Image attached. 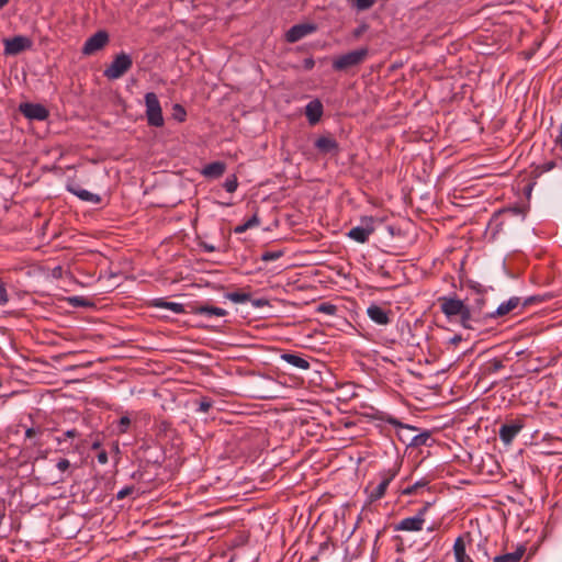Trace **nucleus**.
<instances>
[{"mask_svg":"<svg viewBox=\"0 0 562 562\" xmlns=\"http://www.w3.org/2000/svg\"><path fill=\"white\" fill-rule=\"evenodd\" d=\"M368 55L369 48L361 47L334 58L331 67L335 71L347 72L350 69L359 67L361 64H363Z\"/></svg>","mask_w":562,"mask_h":562,"instance_id":"1","label":"nucleus"},{"mask_svg":"<svg viewBox=\"0 0 562 562\" xmlns=\"http://www.w3.org/2000/svg\"><path fill=\"white\" fill-rule=\"evenodd\" d=\"M457 318L463 328L481 331L484 321L487 319V314L480 306H470L468 304Z\"/></svg>","mask_w":562,"mask_h":562,"instance_id":"2","label":"nucleus"},{"mask_svg":"<svg viewBox=\"0 0 562 562\" xmlns=\"http://www.w3.org/2000/svg\"><path fill=\"white\" fill-rule=\"evenodd\" d=\"M132 66V56L121 52L113 57L111 64L104 69L103 76L109 80L120 79L131 70Z\"/></svg>","mask_w":562,"mask_h":562,"instance_id":"3","label":"nucleus"},{"mask_svg":"<svg viewBox=\"0 0 562 562\" xmlns=\"http://www.w3.org/2000/svg\"><path fill=\"white\" fill-rule=\"evenodd\" d=\"M146 117L149 126L161 127L164 126V116L160 102L155 92H147L145 94Z\"/></svg>","mask_w":562,"mask_h":562,"instance_id":"4","label":"nucleus"},{"mask_svg":"<svg viewBox=\"0 0 562 562\" xmlns=\"http://www.w3.org/2000/svg\"><path fill=\"white\" fill-rule=\"evenodd\" d=\"M441 312L449 318H457V316L467 307L464 300L459 299L457 295L453 296H440L438 297Z\"/></svg>","mask_w":562,"mask_h":562,"instance_id":"5","label":"nucleus"},{"mask_svg":"<svg viewBox=\"0 0 562 562\" xmlns=\"http://www.w3.org/2000/svg\"><path fill=\"white\" fill-rule=\"evenodd\" d=\"M110 41L109 33L105 30H100L91 35L83 44L81 53L86 56L93 55L106 46Z\"/></svg>","mask_w":562,"mask_h":562,"instance_id":"6","label":"nucleus"},{"mask_svg":"<svg viewBox=\"0 0 562 562\" xmlns=\"http://www.w3.org/2000/svg\"><path fill=\"white\" fill-rule=\"evenodd\" d=\"M397 472H398V469L394 467V468L384 470L380 473L381 482L378 484L376 487H374L369 493L370 503L376 502L385 495L387 486L394 480V477L397 475Z\"/></svg>","mask_w":562,"mask_h":562,"instance_id":"7","label":"nucleus"},{"mask_svg":"<svg viewBox=\"0 0 562 562\" xmlns=\"http://www.w3.org/2000/svg\"><path fill=\"white\" fill-rule=\"evenodd\" d=\"M19 110L29 120L44 121L49 115L48 110L40 103H21Z\"/></svg>","mask_w":562,"mask_h":562,"instance_id":"8","label":"nucleus"},{"mask_svg":"<svg viewBox=\"0 0 562 562\" xmlns=\"http://www.w3.org/2000/svg\"><path fill=\"white\" fill-rule=\"evenodd\" d=\"M32 46V41L22 35L4 40V54L18 55Z\"/></svg>","mask_w":562,"mask_h":562,"instance_id":"9","label":"nucleus"},{"mask_svg":"<svg viewBox=\"0 0 562 562\" xmlns=\"http://www.w3.org/2000/svg\"><path fill=\"white\" fill-rule=\"evenodd\" d=\"M383 420L385 423L394 426L395 428H397L398 429L397 430L398 439L404 445H407L409 447V440L414 436L413 432L416 431L417 428L414 427V426H411V425L403 424L402 422H400L398 419H396L395 417H393L391 415H387L386 417H383Z\"/></svg>","mask_w":562,"mask_h":562,"instance_id":"10","label":"nucleus"},{"mask_svg":"<svg viewBox=\"0 0 562 562\" xmlns=\"http://www.w3.org/2000/svg\"><path fill=\"white\" fill-rule=\"evenodd\" d=\"M524 428V423L520 419L512 420L510 423L503 424L499 428V439L505 445H510L518 432Z\"/></svg>","mask_w":562,"mask_h":562,"instance_id":"11","label":"nucleus"},{"mask_svg":"<svg viewBox=\"0 0 562 562\" xmlns=\"http://www.w3.org/2000/svg\"><path fill=\"white\" fill-rule=\"evenodd\" d=\"M317 26L313 23H302L295 24L285 33V41L289 43H295L306 36L315 32Z\"/></svg>","mask_w":562,"mask_h":562,"instance_id":"12","label":"nucleus"},{"mask_svg":"<svg viewBox=\"0 0 562 562\" xmlns=\"http://www.w3.org/2000/svg\"><path fill=\"white\" fill-rule=\"evenodd\" d=\"M314 147L324 155H338L340 151V147L338 142L331 136H319L315 143Z\"/></svg>","mask_w":562,"mask_h":562,"instance_id":"13","label":"nucleus"},{"mask_svg":"<svg viewBox=\"0 0 562 562\" xmlns=\"http://www.w3.org/2000/svg\"><path fill=\"white\" fill-rule=\"evenodd\" d=\"M66 189L68 192L72 193L74 195L78 196L80 200L86 202H91L94 204H98L101 202V196L94 193L89 192L88 190H85L78 184L76 181H69L66 184Z\"/></svg>","mask_w":562,"mask_h":562,"instance_id":"14","label":"nucleus"},{"mask_svg":"<svg viewBox=\"0 0 562 562\" xmlns=\"http://www.w3.org/2000/svg\"><path fill=\"white\" fill-rule=\"evenodd\" d=\"M366 220L370 223V225L356 226L347 233V236L360 244L368 241L370 235L374 232V227L372 225V217H368Z\"/></svg>","mask_w":562,"mask_h":562,"instance_id":"15","label":"nucleus"},{"mask_svg":"<svg viewBox=\"0 0 562 562\" xmlns=\"http://www.w3.org/2000/svg\"><path fill=\"white\" fill-rule=\"evenodd\" d=\"M189 307H190V312L193 314H201V315H206V316H218V317H223V316L227 315L226 310H224L222 307L213 306V305H210L206 303L205 304L193 303V304H190Z\"/></svg>","mask_w":562,"mask_h":562,"instance_id":"16","label":"nucleus"},{"mask_svg":"<svg viewBox=\"0 0 562 562\" xmlns=\"http://www.w3.org/2000/svg\"><path fill=\"white\" fill-rule=\"evenodd\" d=\"M425 518L419 517H407L394 524L393 529L395 531H420L423 529Z\"/></svg>","mask_w":562,"mask_h":562,"instance_id":"17","label":"nucleus"},{"mask_svg":"<svg viewBox=\"0 0 562 562\" xmlns=\"http://www.w3.org/2000/svg\"><path fill=\"white\" fill-rule=\"evenodd\" d=\"M367 314L370 317V319L376 323L378 325H387L391 322V311H386L375 304H371L368 307Z\"/></svg>","mask_w":562,"mask_h":562,"instance_id":"18","label":"nucleus"},{"mask_svg":"<svg viewBox=\"0 0 562 562\" xmlns=\"http://www.w3.org/2000/svg\"><path fill=\"white\" fill-rule=\"evenodd\" d=\"M519 304L520 299L513 296L507 302L502 303L494 312H486L487 318L503 317L514 311Z\"/></svg>","mask_w":562,"mask_h":562,"instance_id":"19","label":"nucleus"},{"mask_svg":"<svg viewBox=\"0 0 562 562\" xmlns=\"http://www.w3.org/2000/svg\"><path fill=\"white\" fill-rule=\"evenodd\" d=\"M305 114L311 124L319 122L323 115V104L319 100L311 101L305 108Z\"/></svg>","mask_w":562,"mask_h":562,"instance_id":"20","label":"nucleus"},{"mask_svg":"<svg viewBox=\"0 0 562 562\" xmlns=\"http://www.w3.org/2000/svg\"><path fill=\"white\" fill-rule=\"evenodd\" d=\"M55 467L60 473L58 482H65L72 475L74 471L78 469L77 464H71L70 461L66 458H59Z\"/></svg>","mask_w":562,"mask_h":562,"instance_id":"21","label":"nucleus"},{"mask_svg":"<svg viewBox=\"0 0 562 562\" xmlns=\"http://www.w3.org/2000/svg\"><path fill=\"white\" fill-rule=\"evenodd\" d=\"M281 360L300 370H308L311 367L307 359L296 353L284 352L281 355Z\"/></svg>","mask_w":562,"mask_h":562,"instance_id":"22","label":"nucleus"},{"mask_svg":"<svg viewBox=\"0 0 562 562\" xmlns=\"http://www.w3.org/2000/svg\"><path fill=\"white\" fill-rule=\"evenodd\" d=\"M226 170V164L223 161H214L207 164L202 169V175L206 178H220Z\"/></svg>","mask_w":562,"mask_h":562,"instance_id":"23","label":"nucleus"},{"mask_svg":"<svg viewBox=\"0 0 562 562\" xmlns=\"http://www.w3.org/2000/svg\"><path fill=\"white\" fill-rule=\"evenodd\" d=\"M457 562H473L465 552V542L462 537H458L453 546Z\"/></svg>","mask_w":562,"mask_h":562,"instance_id":"24","label":"nucleus"},{"mask_svg":"<svg viewBox=\"0 0 562 562\" xmlns=\"http://www.w3.org/2000/svg\"><path fill=\"white\" fill-rule=\"evenodd\" d=\"M525 551L526 548L524 546H519L514 552L494 557L493 562H519Z\"/></svg>","mask_w":562,"mask_h":562,"instance_id":"25","label":"nucleus"},{"mask_svg":"<svg viewBox=\"0 0 562 562\" xmlns=\"http://www.w3.org/2000/svg\"><path fill=\"white\" fill-rule=\"evenodd\" d=\"M153 306L160 307V308H167L177 314L186 313L184 306L182 304L176 303V302H168V301H165L164 299L155 300L153 302Z\"/></svg>","mask_w":562,"mask_h":562,"instance_id":"26","label":"nucleus"},{"mask_svg":"<svg viewBox=\"0 0 562 562\" xmlns=\"http://www.w3.org/2000/svg\"><path fill=\"white\" fill-rule=\"evenodd\" d=\"M44 429L40 426L36 427H29L25 430V438L26 439H34L32 446H42V442L40 441V437L43 435Z\"/></svg>","mask_w":562,"mask_h":562,"instance_id":"27","label":"nucleus"},{"mask_svg":"<svg viewBox=\"0 0 562 562\" xmlns=\"http://www.w3.org/2000/svg\"><path fill=\"white\" fill-rule=\"evenodd\" d=\"M431 438L430 431L425 430L420 434L414 435L409 440V447L428 446V440Z\"/></svg>","mask_w":562,"mask_h":562,"instance_id":"28","label":"nucleus"},{"mask_svg":"<svg viewBox=\"0 0 562 562\" xmlns=\"http://www.w3.org/2000/svg\"><path fill=\"white\" fill-rule=\"evenodd\" d=\"M225 297L231 300L234 303H245L248 301H251V294L250 293H244V292H228L225 294Z\"/></svg>","mask_w":562,"mask_h":562,"instance_id":"29","label":"nucleus"},{"mask_svg":"<svg viewBox=\"0 0 562 562\" xmlns=\"http://www.w3.org/2000/svg\"><path fill=\"white\" fill-rule=\"evenodd\" d=\"M78 437H80V432L76 428H72L63 432L61 436L55 437V442L57 446H63L68 439H75Z\"/></svg>","mask_w":562,"mask_h":562,"instance_id":"30","label":"nucleus"},{"mask_svg":"<svg viewBox=\"0 0 562 562\" xmlns=\"http://www.w3.org/2000/svg\"><path fill=\"white\" fill-rule=\"evenodd\" d=\"M554 167H555V161H553V160L543 162L541 165L536 166L532 169L531 176H532V178H539L542 173L552 170Z\"/></svg>","mask_w":562,"mask_h":562,"instance_id":"31","label":"nucleus"},{"mask_svg":"<svg viewBox=\"0 0 562 562\" xmlns=\"http://www.w3.org/2000/svg\"><path fill=\"white\" fill-rule=\"evenodd\" d=\"M172 117L178 122H184L187 117L186 109L179 103L173 104Z\"/></svg>","mask_w":562,"mask_h":562,"instance_id":"32","label":"nucleus"},{"mask_svg":"<svg viewBox=\"0 0 562 562\" xmlns=\"http://www.w3.org/2000/svg\"><path fill=\"white\" fill-rule=\"evenodd\" d=\"M376 0H351L352 7L358 11H364L370 9Z\"/></svg>","mask_w":562,"mask_h":562,"instance_id":"33","label":"nucleus"},{"mask_svg":"<svg viewBox=\"0 0 562 562\" xmlns=\"http://www.w3.org/2000/svg\"><path fill=\"white\" fill-rule=\"evenodd\" d=\"M337 306L331 304V303H321L317 307H316V312L318 313H325V314H328V315H334L336 314L337 312Z\"/></svg>","mask_w":562,"mask_h":562,"instance_id":"34","label":"nucleus"},{"mask_svg":"<svg viewBox=\"0 0 562 562\" xmlns=\"http://www.w3.org/2000/svg\"><path fill=\"white\" fill-rule=\"evenodd\" d=\"M427 484H428V481H426V480L418 481V482H416L415 484L409 485V486H407L406 488H404V490L402 491V494H404V495H412V494H415V493L417 492V490H418V488L424 487V486H426Z\"/></svg>","mask_w":562,"mask_h":562,"instance_id":"35","label":"nucleus"},{"mask_svg":"<svg viewBox=\"0 0 562 562\" xmlns=\"http://www.w3.org/2000/svg\"><path fill=\"white\" fill-rule=\"evenodd\" d=\"M237 187H238L237 178L234 175L232 177L227 178L224 182V188L229 193L235 192Z\"/></svg>","mask_w":562,"mask_h":562,"instance_id":"36","label":"nucleus"},{"mask_svg":"<svg viewBox=\"0 0 562 562\" xmlns=\"http://www.w3.org/2000/svg\"><path fill=\"white\" fill-rule=\"evenodd\" d=\"M282 256H283L282 250L265 251L261 255V260L262 261H272V260H277V259L281 258Z\"/></svg>","mask_w":562,"mask_h":562,"instance_id":"37","label":"nucleus"},{"mask_svg":"<svg viewBox=\"0 0 562 562\" xmlns=\"http://www.w3.org/2000/svg\"><path fill=\"white\" fill-rule=\"evenodd\" d=\"M131 425V419L128 416H122L119 419L117 428L121 434H124L127 431L128 427Z\"/></svg>","mask_w":562,"mask_h":562,"instance_id":"38","label":"nucleus"},{"mask_svg":"<svg viewBox=\"0 0 562 562\" xmlns=\"http://www.w3.org/2000/svg\"><path fill=\"white\" fill-rule=\"evenodd\" d=\"M69 302L74 305V306H91L92 303H90L87 299L82 297V296H74L69 300Z\"/></svg>","mask_w":562,"mask_h":562,"instance_id":"39","label":"nucleus"},{"mask_svg":"<svg viewBox=\"0 0 562 562\" xmlns=\"http://www.w3.org/2000/svg\"><path fill=\"white\" fill-rule=\"evenodd\" d=\"M135 491V486L134 485H130V486H125L124 488L120 490L117 493H116V498L117 499H123L130 495H132Z\"/></svg>","mask_w":562,"mask_h":562,"instance_id":"40","label":"nucleus"},{"mask_svg":"<svg viewBox=\"0 0 562 562\" xmlns=\"http://www.w3.org/2000/svg\"><path fill=\"white\" fill-rule=\"evenodd\" d=\"M212 406H213V403L207 397H203L199 402V411L202 413H207Z\"/></svg>","mask_w":562,"mask_h":562,"instance_id":"41","label":"nucleus"},{"mask_svg":"<svg viewBox=\"0 0 562 562\" xmlns=\"http://www.w3.org/2000/svg\"><path fill=\"white\" fill-rule=\"evenodd\" d=\"M8 301H9V295H8V291H7L5 284L0 279V305L7 304Z\"/></svg>","mask_w":562,"mask_h":562,"instance_id":"42","label":"nucleus"},{"mask_svg":"<svg viewBox=\"0 0 562 562\" xmlns=\"http://www.w3.org/2000/svg\"><path fill=\"white\" fill-rule=\"evenodd\" d=\"M544 296H541V295H532V296H529L527 297L524 303H522V306L526 307V306H529L533 303H539V302H543L544 301Z\"/></svg>","mask_w":562,"mask_h":562,"instance_id":"43","label":"nucleus"},{"mask_svg":"<svg viewBox=\"0 0 562 562\" xmlns=\"http://www.w3.org/2000/svg\"><path fill=\"white\" fill-rule=\"evenodd\" d=\"M245 224L247 225L248 228L258 226L260 224V218L257 212L248 221H246Z\"/></svg>","mask_w":562,"mask_h":562,"instance_id":"44","label":"nucleus"},{"mask_svg":"<svg viewBox=\"0 0 562 562\" xmlns=\"http://www.w3.org/2000/svg\"><path fill=\"white\" fill-rule=\"evenodd\" d=\"M469 286L473 289L479 295L485 294L486 292V290L480 283L476 282L471 281Z\"/></svg>","mask_w":562,"mask_h":562,"instance_id":"45","label":"nucleus"},{"mask_svg":"<svg viewBox=\"0 0 562 562\" xmlns=\"http://www.w3.org/2000/svg\"><path fill=\"white\" fill-rule=\"evenodd\" d=\"M315 66V60L313 57H307L303 60V68L305 70H312Z\"/></svg>","mask_w":562,"mask_h":562,"instance_id":"46","label":"nucleus"},{"mask_svg":"<svg viewBox=\"0 0 562 562\" xmlns=\"http://www.w3.org/2000/svg\"><path fill=\"white\" fill-rule=\"evenodd\" d=\"M431 506L430 503H425V505L418 509L415 517L425 518L426 513L428 512L429 507Z\"/></svg>","mask_w":562,"mask_h":562,"instance_id":"47","label":"nucleus"},{"mask_svg":"<svg viewBox=\"0 0 562 562\" xmlns=\"http://www.w3.org/2000/svg\"><path fill=\"white\" fill-rule=\"evenodd\" d=\"M98 462L101 464H105L108 462V452L105 450H102L97 456Z\"/></svg>","mask_w":562,"mask_h":562,"instance_id":"48","label":"nucleus"},{"mask_svg":"<svg viewBox=\"0 0 562 562\" xmlns=\"http://www.w3.org/2000/svg\"><path fill=\"white\" fill-rule=\"evenodd\" d=\"M72 443H64L63 446H57L56 448V452H59V453H67L70 448H71Z\"/></svg>","mask_w":562,"mask_h":562,"instance_id":"49","label":"nucleus"},{"mask_svg":"<svg viewBox=\"0 0 562 562\" xmlns=\"http://www.w3.org/2000/svg\"><path fill=\"white\" fill-rule=\"evenodd\" d=\"M485 302H486L485 296H484V294H482L475 300V302L472 306H480L482 308V311H484Z\"/></svg>","mask_w":562,"mask_h":562,"instance_id":"50","label":"nucleus"},{"mask_svg":"<svg viewBox=\"0 0 562 562\" xmlns=\"http://www.w3.org/2000/svg\"><path fill=\"white\" fill-rule=\"evenodd\" d=\"M251 302H252V305L256 307H262V306L268 305V301L265 299L251 300Z\"/></svg>","mask_w":562,"mask_h":562,"instance_id":"51","label":"nucleus"},{"mask_svg":"<svg viewBox=\"0 0 562 562\" xmlns=\"http://www.w3.org/2000/svg\"><path fill=\"white\" fill-rule=\"evenodd\" d=\"M200 246L206 251V252H213L216 250V248L213 245H210L205 241H202Z\"/></svg>","mask_w":562,"mask_h":562,"instance_id":"52","label":"nucleus"},{"mask_svg":"<svg viewBox=\"0 0 562 562\" xmlns=\"http://www.w3.org/2000/svg\"><path fill=\"white\" fill-rule=\"evenodd\" d=\"M247 229H249V228H248V227H247V225L244 223V224H241V225L236 226V227L234 228V232H235L236 234H241V233H245Z\"/></svg>","mask_w":562,"mask_h":562,"instance_id":"53","label":"nucleus"},{"mask_svg":"<svg viewBox=\"0 0 562 562\" xmlns=\"http://www.w3.org/2000/svg\"><path fill=\"white\" fill-rule=\"evenodd\" d=\"M462 340L461 335H454L452 338H450L449 342L452 345H458Z\"/></svg>","mask_w":562,"mask_h":562,"instance_id":"54","label":"nucleus"},{"mask_svg":"<svg viewBox=\"0 0 562 562\" xmlns=\"http://www.w3.org/2000/svg\"><path fill=\"white\" fill-rule=\"evenodd\" d=\"M555 144L562 148V124H561V130H560V133L559 135L557 136L555 138Z\"/></svg>","mask_w":562,"mask_h":562,"instance_id":"55","label":"nucleus"},{"mask_svg":"<svg viewBox=\"0 0 562 562\" xmlns=\"http://www.w3.org/2000/svg\"><path fill=\"white\" fill-rule=\"evenodd\" d=\"M501 368H503V363H502V361H501V360H495V361L493 362V370H494V371H497V370H499Z\"/></svg>","mask_w":562,"mask_h":562,"instance_id":"56","label":"nucleus"},{"mask_svg":"<svg viewBox=\"0 0 562 562\" xmlns=\"http://www.w3.org/2000/svg\"><path fill=\"white\" fill-rule=\"evenodd\" d=\"M395 539L400 540V543H397V546H396V552H403L404 546H403L402 539L400 537H395Z\"/></svg>","mask_w":562,"mask_h":562,"instance_id":"57","label":"nucleus"},{"mask_svg":"<svg viewBox=\"0 0 562 562\" xmlns=\"http://www.w3.org/2000/svg\"><path fill=\"white\" fill-rule=\"evenodd\" d=\"M143 476V473L142 472H135L133 473L132 477L133 479H140Z\"/></svg>","mask_w":562,"mask_h":562,"instance_id":"58","label":"nucleus"},{"mask_svg":"<svg viewBox=\"0 0 562 562\" xmlns=\"http://www.w3.org/2000/svg\"><path fill=\"white\" fill-rule=\"evenodd\" d=\"M100 447H101V443H100L99 441H97V442H93V443H92V447H91V448H92L93 450H95V449H99Z\"/></svg>","mask_w":562,"mask_h":562,"instance_id":"59","label":"nucleus"},{"mask_svg":"<svg viewBox=\"0 0 562 562\" xmlns=\"http://www.w3.org/2000/svg\"><path fill=\"white\" fill-rule=\"evenodd\" d=\"M10 0H0V9L9 3Z\"/></svg>","mask_w":562,"mask_h":562,"instance_id":"60","label":"nucleus"},{"mask_svg":"<svg viewBox=\"0 0 562 562\" xmlns=\"http://www.w3.org/2000/svg\"><path fill=\"white\" fill-rule=\"evenodd\" d=\"M151 462L156 465H160L161 464V460H159V458H156L155 460H151Z\"/></svg>","mask_w":562,"mask_h":562,"instance_id":"61","label":"nucleus"},{"mask_svg":"<svg viewBox=\"0 0 562 562\" xmlns=\"http://www.w3.org/2000/svg\"><path fill=\"white\" fill-rule=\"evenodd\" d=\"M428 530H429V531H434V530H435V528H434V527H429V528H428Z\"/></svg>","mask_w":562,"mask_h":562,"instance_id":"62","label":"nucleus"}]
</instances>
